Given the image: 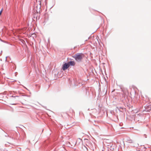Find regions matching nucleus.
I'll use <instances>...</instances> for the list:
<instances>
[{"label": "nucleus", "instance_id": "obj_7", "mask_svg": "<svg viewBox=\"0 0 151 151\" xmlns=\"http://www.w3.org/2000/svg\"><path fill=\"white\" fill-rule=\"evenodd\" d=\"M3 9H1V11H0V15H1V13H2V11H3Z\"/></svg>", "mask_w": 151, "mask_h": 151}, {"label": "nucleus", "instance_id": "obj_5", "mask_svg": "<svg viewBox=\"0 0 151 151\" xmlns=\"http://www.w3.org/2000/svg\"><path fill=\"white\" fill-rule=\"evenodd\" d=\"M69 63L70 65H74L75 64V63L74 61H70L69 62Z\"/></svg>", "mask_w": 151, "mask_h": 151}, {"label": "nucleus", "instance_id": "obj_6", "mask_svg": "<svg viewBox=\"0 0 151 151\" xmlns=\"http://www.w3.org/2000/svg\"><path fill=\"white\" fill-rule=\"evenodd\" d=\"M82 149L83 150V151H88L87 148L85 145L82 147Z\"/></svg>", "mask_w": 151, "mask_h": 151}, {"label": "nucleus", "instance_id": "obj_1", "mask_svg": "<svg viewBox=\"0 0 151 151\" xmlns=\"http://www.w3.org/2000/svg\"><path fill=\"white\" fill-rule=\"evenodd\" d=\"M83 57V55L82 53H77L73 57L75 59V60L78 62L81 61Z\"/></svg>", "mask_w": 151, "mask_h": 151}, {"label": "nucleus", "instance_id": "obj_3", "mask_svg": "<svg viewBox=\"0 0 151 151\" xmlns=\"http://www.w3.org/2000/svg\"><path fill=\"white\" fill-rule=\"evenodd\" d=\"M69 66V64H67L66 63H65L64 64L63 67V70H66L67 69Z\"/></svg>", "mask_w": 151, "mask_h": 151}, {"label": "nucleus", "instance_id": "obj_8", "mask_svg": "<svg viewBox=\"0 0 151 151\" xmlns=\"http://www.w3.org/2000/svg\"><path fill=\"white\" fill-rule=\"evenodd\" d=\"M13 104V105H14V104Z\"/></svg>", "mask_w": 151, "mask_h": 151}, {"label": "nucleus", "instance_id": "obj_2", "mask_svg": "<svg viewBox=\"0 0 151 151\" xmlns=\"http://www.w3.org/2000/svg\"><path fill=\"white\" fill-rule=\"evenodd\" d=\"M40 1H39L38 4H37V6H36V11L37 12H40V9L41 8V0H40Z\"/></svg>", "mask_w": 151, "mask_h": 151}, {"label": "nucleus", "instance_id": "obj_4", "mask_svg": "<svg viewBox=\"0 0 151 151\" xmlns=\"http://www.w3.org/2000/svg\"><path fill=\"white\" fill-rule=\"evenodd\" d=\"M81 142H82V139H81L80 138H79L77 140L76 142V144L77 145H78Z\"/></svg>", "mask_w": 151, "mask_h": 151}]
</instances>
